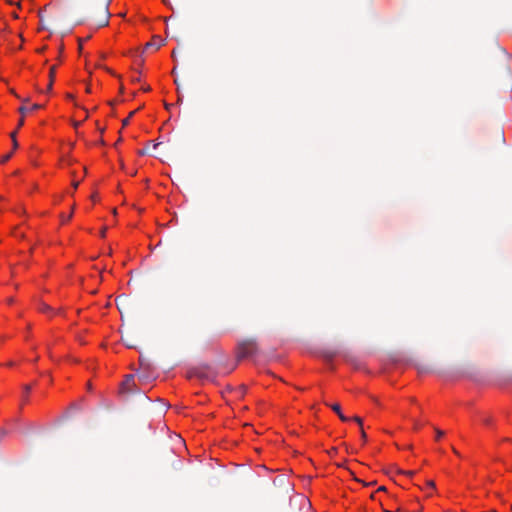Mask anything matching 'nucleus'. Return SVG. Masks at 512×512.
<instances>
[{
    "label": "nucleus",
    "mask_w": 512,
    "mask_h": 512,
    "mask_svg": "<svg viewBox=\"0 0 512 512\" xmlns=\"http://www.w3.org/2000/svg\"><path fill=\"white\" fill-rule=\"evenodd\" d=\"M258 353V343L255 338L244 339L238 342L237 359L241 360Z\"/></svg>",
    "instance_id": "1"
},
{
    "label": "nucleus",
    "mask_w": 512,
    "mask_h": 512,
    "mask_svg": "<svg viewBox=\"0 0 512 512\" xmlns=\"http://www.w3.org/2000/svg\"><path fill=\"white\" fill-rule=\"evenodd\" d=\"M217 376L215 370L209 365H200L190 371V377H196L201 380L213 381Z\"/></svg>",
    "instance_id": "2"
},
{
    "label": "nucleus",
    "mask_w": 512,
    "mask_h": 512,
    "mask_svg": "<svg viewBox=\"0 0 512 512\" xmlns=\"http://www.w3.org/2000/svg\"><path fill=\"white\" fill-rule=\"evenodd\" d=\"M110 2H111V0H103L101 15L97 19V21H96V25H97L98 28L107 26L109 24V18H110L109 5H110Z\"/></svg>",
    "instance_id": "3"
},
{
    "label": "nucleus",
    "mask_w": 512,
    "mask_h": 512,
    "mask_svg": "<svg viewBox=\"0 0 512 512\" xmlns=\"http://www.w3.org/2000/svg\"><path fill=\"white\" fill-rule=\"evenodd\" d=\"M134 386V376L127 375L125 380L121 384V393H131L133 391Z\"/></svg>",
    "instance_id": "4"
},
{
    "label": "nucleus",
    "mask_w": 512,
    "mask_h": 512,
    "mask_svg": "<svg viewBox=\"0 0 512 512\" xmlns=\"http://www.w3.org/2000/svg\"><path fill=\"white\" fill-rule=\"evenodd\" d=\"M162 44L163 40L158 36H154L151 41L145 44V49L154 48L155 50H158Z\"/></svg>",
    "instance_id": "5"
},
{
    "label": "nucleus",
    "mask_w": 512,
    "mask_h": 512,
    "mask_svg": "<svg viewBox=\"0 0 512 512\" xmlns=\"http://www.w3.org/2000/svg\"><path fill=\"white\" fill-rule=\"evenodd\" d=\"M327 406L331 407V409L338 415V417L340 418L341 421L343 422H347L349 421V418L346 417L342 411H341V407L338 403H335V404H328V403H325Z\"/></svg>",
    "instance_id": "6"
},
{
    "label": "nucleus",
    "mask_w": 512,
    "mask_h": 512,
    "mask_svg": "<svg viewBox=\"0 0 512 512\" xmlns=\"http://www.w3.org/2000/svg\"><path fill=\"white\" fill-rule=\"evenodd\" d=\"M55 73H56V67L55 66L50 67V70H49V84L47 86V92H50L52 90L53 82H54V79H55Z\"/></svg>",
    "instance_id": "7"
},
{
    "label": "nucleus",
    "mask_w": 512,
    "mask_h": 512,
    "mask_svg": "<svg viewBox=\"0 0 512 512\" xmlns=\"http://www.w3.org/2000/svg\"><path fill=\"white\" fill-rule=\"evenodd\" d=\"M43 105H40V104H33L29 109L25 106H21L18 111L19 113H21L22 115H25L28 111H33V110H37V109H40L42 108Z\"/></svg>",
    "instance_id": "8"
},
{
    "label": "nucleus",
    "mask_w": 512,
    "mask_h": 512,
    "mask_svg": "<svg viewBox=\"0 0 512 512\" xmlns=\"http://www.w3.org/2000/svg\"><path fill=\"white\" fill-rule=\"evenodd\" d=\"M336 355L337 352L333 350H324L321 352V356L327 361H331Z\"/></svg>",
    "instance_id": "9"
},
{
    "label": "nucleus",
    "mask_w": 512,
    "mask_h": 512,
    "mask_svg": "<svg viewBox=\"0 0 512 512\" xmlns=\"http://www.w3.org/2000/svg\"><path fill=\"white\" fill-rule=\"evenodd\" d=\"M352 419L361 427V438L363 439V441H366L367 435L362 427V419L358 416H355Z\"/></svg>",
    "instance_id": "10"
},
{
    "label": "nucleus",
    "mask_w": 512,
    "mask_h": 512,
    "mask_svg": "<svg viewBox=\"0 0 512 512\" xmlns=\"http://www.w3.org/2000/svg\"><path fill=\"white\" fill-rule=\"evenodd\" d=\"M16 135H17V130L13 131L10 133V137H11V140H12V143H13V149H17L18 148V142H17V139H16Z\"/></svg>",
    "instance_id": "11"
},
{
    "label": "nucleus",
    "mask_w": 512,
    "mask_h": 512,
    "mask_svg": "<svg viewBox=\"0 0 512 512\" xmlns=\"http://www.w3.org/2000/svg\"><path fill=\"white\" fill-rule=\"evenodd\" d=\"M136 111L137 110L130 112L129 116L122 121L123 126H127L129 124L130 119L133 117V115L136 113Z\"/></svg>",
    "instance_id": "12"
},
{
    "label": "nucleus",
    "mask_w": 512,
    "mask_h": 512,
    "mask_svg": "<svg viewBox=\"0 0 512 512\" xmlns=\"http://www.w3.org/2000/svg\"><path fill=\"white\" fill-rule=\"evenodd\" d=\"M11 157H12V152L5 154V155L1 158L0 163H5V162H7Z\"/></svg>",
    "instance_id": "13"
},
{
    "label": "nucleus",
    "mask_w": 512,
    "mask_h": 512,
    "mask_svg": "<svg viewBox=\"0 0 512 512\" xmlns=\"http://www.w3.org/2000/svg\"><path fill=\"white\" fill-rule=\"evenodd\" d=\"M435 432H436V439L437 440H439L444 435V431H442L440 429L435 428Z\"/></svg>",
    "instance_id": "14"
},
{
    "label": "nucleus",
    "mask_w": 512,
    "mask_h": 512,
    "mask_svg": "<svg viewBox=\"0 0 512 512\" xmlns=\"http://www.w3.org/2000/svg\"><path fill=\"white\" fill-rule=\"evenodd\" d=\"M40 310L42 312H49V311H51V307L48 306L47 304H42Z\"/></svg>",
    "instance_id": "15"
},
{
    "label": "nucleus",
    "mask_w": 512,
    "mask_h": 512,
    "mask_svg": "<svg viewBox=\"0 0 512 512\" xmlns=\"http://www.w3.org/2000/svg\"><path fill=\"white\" fill-rule=\"evenodd\" d=\"M427 487L434 489L435 488V482L433 480H428L426 482Z\"/></svg>",
    "instance_id": "16"
},
{
    "label": "nucleus",
    "mask_w": 512,
    "mask_h": 512,
    "mask_svg": "<svg viewBox=\"0 0 512 512\" xmlns=\"http://www.w3.org/2000/svg\"><path fill=\"white\" fill-rule=\"evenodd\" d=\"M71 218H72V212H71L68 216H65V218H64V217H62V221H63V222H65V221H69Z\"/></svg>",
    "instance_id": "17"
},
{
    "label": "nucleus",
    "mask_w": 512,
    "mask_h": 512,
    "mask_svg": "<svg viewBox=\"0 0 512 512\" xmlns=\"http://www.w3.org/2000/svg\"><path fill=\"white\" fill-rule=\"evenodd\" d=\"M23 124H24V119H23V118H21V119L19 120V122H18V126H17V129H16V130L18 131V129H19L20 127H22V126H23Z\"/></svg>",
    "instance_id": "18"
},
{
    "label": "nucleus",
    "mask_w": 512,
    "mask_h": 512,
    "mask_svg": "<svg viewBox=\"0 0 512 512\" xmlns=\"http://www.w3.org/2000/svg\"><path fill=\"white\" fill-rule=\"evenodd\" d=\"M148 153V150L147 149H142L138 152L139 155L143 156V155H146Z\"/></svg>",
    "instance_id": "19"
},
{
    "label": "nucleus",
    "mask_w": 512,
    "mask_h": 512,
    "mask_svg": "<svg viewBox=\"0 0 512 512\" xmlns=\"http://www.w3.org/2000/svg\"><path fill=\"white\" fill-rule=\"evenodd\" d=\"M106 230H107V228H106V227H103V228H102V230L100 231V236H101V237H105Z\"/></svg>",
    "instance_id": "20"
},
{
    "label": "nucleus",
    "mask_w": 512,
    "mask_h": 512,
    "mask_svg": "<svg viewBox=\"0 0 512 512\" xmlns=\"http://www.w3.org/2000/svg\"><path fill=\"white\" fill-rule=\"evenodd\" d=\"M177 93H178V100H177V102H178V103H181V102H182V99H183V95L180 93V91H179V92H177Z\"/></svg>",
    "instance_id": "21"
},
{
    "label": "nucleus",
    "mask_w": 512,
    "mask_h": 512,
    "mask_svg": "<svg viewBox=\"0 0 512 512\" xmlns=\"http://www.w3.org/2000/svg\"><path fill=\"white\" fill-rule=\"evenodd\" d=\"M72 124H73L74 128H78L80 126L81 122L73 121Z\"/></svg>",
    "instance_id": "22"
},
{
    "label": "nucleus",
    "mask_w": 512,
    "mask_h": 512,
    "mask_svg": "<svg viewBox=\"0 0 512 512\" xmlns=\"http://www.w3.org/2000/svg\"><path fill=\"white\" fill-rule=\"evenodd\" d=\"M79 183H80V181H74V182L72 183V185H73L74 189H77V187L79 186Z\"/></svg>",
    "instance_id": "23"
},
{
    "label": "nucleus",
    "mask_w": 512,
    "mask_h": 512,
    "mask_svg": "<svg viewBox=\"0 0 512 512\" xmlns=\"http://www.w3.org/2000/svg\"><path fill=\"white\" fill-rule=\"evenodd\" d=\"M24 390H25V392H26V393H29V392H30V390H31V386H30V385H26V386L24 387Z\"/></svg>",
    "instance_id": "24"
},
{
    "label": "nucleus",
    "mask_w": 512,
    "mask_h": 512,
    "mask_svg": "<svg viewBox=\"0 0 512 512\" xmlns=\"http://www.w3.org/2000/svg\"><path fill=\"white\" fill-rule=\"evenodd\" d=\"M164 4L172 8L171 3L169 0H163Z\"/></svg>",
    "instance_id": "25"
},
{
    "label": "nucleus",
    "mask_w": 512,
    "mask_h": 512,
    "mask_svg": "<svg viewBox=\"0 0 512 512\" xmlns=\"http://www.w3.org/2000/svg\"><path fill=\"white\" fill-rule=\"evenodd\" d=\"M491 421H492V419L489 417L484 419V423H486V424H490Z\"/></svg>",
    "instance_id": "26"
},
{
    "label": "nucleus",
    "mask_w": 512,
    "mask_h": 512,
    "mask_svg": "<svg viewBox=\"0 0 512 512\" xmlns=\"http://www.w3.org/2000/svg\"><path fill=\"white\" fill-rule=\"evenodd\" d=\"M174 82H175V84L177 85V92H179L180 87H179V81H178V79H175V80H174Z\"/></svg>",
    "instance_id": "27"
},
{
    "label": "nucleus",
    "mask_w": 512,
    "mask_h": 512,
    "mask_svg": "<svg viewBox=\"0 0 512 512\" xmlns=\"http://www.w3.org/2000/svg\"><path fill=\"white\" fill-rule=\"evenodd\" d=\"M377 491H386V487L385 486H380Z\"/></svg>",
    "instance_id": "28"
},
{
    "label": "nucleus",
    "mask_w": 512,
    "mask_h": 512,
    "mask_svg": "<svg viewBox=\"0 0 512 512\" xmlns=\"http://www.w3.org/2000/svg\"><path fill=\"white\" fill-rule=\"evenodd\" d=\"M403 473H404V474H406V475H409V476H411V475H413V474H414V472H413V471H407V472H403Z\"/></svg>",
    "instance_id": "29"
},
{
    "label": "nucleus",
    "mask_w": 512,
    "mask_h": 512,
    "mask_svg": "<svg viewBox=\"0 0 512 512\" xmlns=\"http://www.w3.org/2000/svg\"><path fill=\"white\" fill-rule=\"evenodd\" d=\"M171 107H172V105H171V104H167V103H165V108H166L167 110H170V108H171Z\"/></svg>",
    "instance_id": "30"
},
{
    "label": "nucleus",
    "mask_w": 512,
    "mask_h": 512,
    "mask_svg": "<svg viewBox=\"0 0 512 512\" xmlns=\"http://www.w3.org/2000/svg\"><path fill=\"white\" fill-rule=\"evenodd\" d=\"M21 101H22L23 103H28V102H29V98H23V99H21Z\"/></svg>",
    "instance_id": "31"
},
{
    "label": "nucleus",
    "mask_w": 512,
    "mask_h": 512,
    "mask_svg": "<svg viewBox=\"0 0 512 512\" xmlns=\"http://www.w3.org/2000/svg\"><path fill=\"white\" fill-rule=\"evenodd\" d=\"M420 427V423L419 422H415V429H418Z\"/></svg>",
    "instance_id": "32"
},
{
    "label": "nucleus",
    "mask_w": 512,
    "mask_h": 512,
    "mask_svg": "<svg viewBox=\"0 0 512 512\" xmlns=\"http://www.w3.org/2000/svg\"><path fill=\"white\" fill-rule=\"evenodd\" d=\"M91 199H92L93 201H95V200H96V195H95V194H92V195H91Z\"/></svg>",
    "instance_id": "33"
},
{
    "label": "nucleus",
    "mask_w": 512,
    "mask_h": 512,
    "mask_svg": "<svg viewBox=\"0 0 512 512\" xmlns=\"http://www.w3.org/2000/svg\"><path fill=\"white\" fill-rule=\"evenodd\" d=\"M86 92H87V93H90V92H91V89H90V87H89V86H87V88H86Z\"/></svg>",
    "instance_id": "34"
},
{
    "label": "nucleus",
    "mask_w": 512,
    "mask_h": 512,
    "mask_svg": "<svg viewBox=\"0 0 512 512\" xmlns=\"http://www.w3.org/2000/svg\"><path fill=\"white\" fill-rule=\"evenodd\" d=\"M127 346L128 347H133V345L131 344V341H128Z\"/></svg>",
    "instance_id": "35"
},
{
    "label": "nucleus",
    "mask_w": 512,
    "mask_h": 512,
    "mask_svg": "<svg viewBox=\"0 0 512 512\" xmlns=\"http://www.w3.org/2000/svg\"><path fill=\"white\" fill-rule=\"evenodd\" d=\"M127 346L128 347H133V345L131 344V341H128Z\"/></svg>",
    "instance_id": "36"
},
{
    "label": "nucleus",
    "mask_w": 512,
    "mask_h": 512,
    "mask_svg": "<svg viewBox=\"0 0 512 512\" xmlns=\"http://www.w3.org/2000/svg\"><path fill=\"white\" fill-rule=\"evenodd\" d=\"M363 484H364V485L369 486V485H373V484H374V482H370V483H363Z\"/></svg>",
    "instance_id": "37"
},
{
    "label": "nucleus",
    "mask_w": 512,
    "mask_h": 512,
    "mask_svg": "<svg viewBox=\"0 0 512 512\" xmlns=\"http://www.w3.org/2000/svg\"><path fill=\"white\" fill-rule=\"evenodd\" d=\"M45 50V47H42L38 50V52H43Z\"/></svg>",
    "instance_id": "38"
},
{
    "label": "nucleus",
    "mask_w": 512,
    "mask_h": 512,
    "mask_svg": "<svg viewBox=\"0 0 512 512\" xmlns=\"http://www.w3.org/2000/svg\"><path fill=\"white\" fill-rule=\"evenodd\" d=\"M175 56H177V53H175V50L172 52V57L174 58Z\"/></svg>",
    "instance_id": "39"
},
{
    "label": "nucleus",
    "mask_w": 512,
    "mask_h": 512,
    "mask_svg": "<svg viewBox=\"0 0 512 512\" xmlns=\"http://www.w3.org/2000/svg\"><path fill=\"white\" fill-rule=\"evenodd\" d=\"M175 56H177V53H175V50L172 52V57L174 58Z\"/></svg>",
    "instance_id": "40"
},
{
    "label": "nucleus",
    "mask_w": 512,
    "mask_h": 512,
    "mask_svg": "<svg viewBox=\"0 0 512 512\" xmlns=\"http://www.w3.org/2000/svg\"><path fill=\"white\" fill-rule=\"evenodd\" d=\"M150 90V87L147 86V87H144V91H149Z\"/></svg>",
    "instance_id": "41"
},
{
    "label": "nucleus",
    "mask_w": 512,
    "mask_h": 512,
    "mask_svg": "<svg viewBox=\"0 0 512 512\" xmlns=\"http://www.w3.org/2000/svg\"><path fill=\"white\" fill-rule=\"evenodd\" d=\"M67 98H69V99H73V95L68 94V95H67Z\"/></svg>",
    "instance_id": "42"
},
{
    "label": "nucleus",
    "mask_w": 512,
    "mask_h": 512,
    "mask_svg": "<svg viewBox=\"0 0 512 512\" xmlns=\"http://www.w3.org/2000/svg\"><path fill=\"white\" fill-rule=\"evenodd\" d=\"M500 137H501V139L504 141V135H503V133H500Z\"/></svg>",
    "instance_id": "43"
},
{
    "label": "nucleus",
    "mask_w": 512,
    "mask_h": 512,
    "mask_svg": "<svg viewBox=\"0 0 512 512\" xmlns=\"http://www.w3.org/2000/svg\"><path fill=\"white\" fill-rule=\"evenodd\" d=\"M140 363H141L142 366L144 365V361H143L142 358L140 359Z\"/></svg>",
    "instance_id": "44"
},
{
    "label": "nucleus",
    "mask_w": 512,
    "mask_h": 512,
    "mask_svg": "<svg viewBox=\"0 0 512 512\" xmlns=\"http://www.w3.org/2000/svg\"><path fill=\"white\" fill-rule=\"evenodd\" d=\"M99 131H100L101 133H103V132H104V128H99Z\"/></svg>",
    "instance_id": "45"
}]
</instances>
